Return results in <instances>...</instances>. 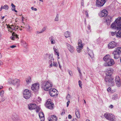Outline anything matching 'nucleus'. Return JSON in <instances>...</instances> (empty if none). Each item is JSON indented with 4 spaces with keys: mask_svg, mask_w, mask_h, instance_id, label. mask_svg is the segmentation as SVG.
I'll list each match as a JSON object with an SVG mask.
<instances>
[{
    "mask_svg": "<svg viewBox=\"0 0 121 121\" xmlns=\"http://www.w3.org/2000/svg\"><path fill=\"white\" fill-rule=\"evenodd\" d=\"M11 82L14 85H16L17 86H18L20 82V80L18 79H15L11 80Z\"/></svg>",
    "mask_w": 121,
    "mask_h": 121,
    "instance_id": "obj_12",
    "label": "nucleus"
},
{
    "mask_svg": "<svg viewBox=\"0 0 121 121\" xmlns=\"http://www.w3.org/2000/svg\"><path fill=\"white\" fill-rule=\"evenodd\" d=\"M68 118L69 119H70L71 118L72 116L70 115H69L68 116Z\"/></svg>",
    "mask_w": 121,
    "mask_h": 121,
    "instance_id": "obj_63",
    "label": "nucleus"
},
{
    "mask_svg": "<svg viewBox=\"0 0 121 121\" xmlns=\"http://www.w3.org/2000/svg\"><path fill=\"white\" fill-rule=\"evenodd\" d=\"M40 120V121H44V117H39Z\"/></svg>",
    "mask_w": 121,
    "mask_h": 121,
    "instance_id": "obj_49",
    "label": "nucleus"
},
{
    "mask_svg": "<svg viewBox=\"0 0 121 121\" xmlns=\"http://www.w3.org/2000/svg\"><path fill=\"white\" fill-rule=\"evenodd\" d=\"M115 82L117 86L120 87L121 85V80L119 77L117 76L115 78Z\"/></svg>",
    "mask_w": 121,
    "mask_h": 121,
    "instance_id": "obj_13",
    "label": "nucleus"
},
{
    "mask_svg": "<svg viewBox=\"0 0 121 121\" xmlns=\"http://www.w3.org/2000/svg\"><path fill=\"white\" fill-rule=\"evenodd\" d=\"M110 59V56L108 55H106L103 58V60L105 62H106Z\"/></svg>",
    "mask_w": 121,
    "mask_h": 121,
    "instance_id": "obj_21",
    "label": "nucleus"
},
{
    "mask_svg": "<svg viewBox=\"0 0 121 121\" xmlns=\"http://www.w3.org/2000/svg\"><path fill=\"white\" fill-rule=\"evenodd\" d=\"M41 85L42 89L47 91L51 89L53 85L52 83L49 80L42 81Z\"/></svg>",
    "mask_w": 121,
    "mask_h": 121,
    "instance_id": "obj_3",
    "label": "nucleus"
},
{
    "mask_svg": "<svg viewBox=\"0 0 121 121\" xmlns=\"http://www.w3.org/2000/svg\"><path fill=\"white\" fill-rule=\"evenodd\" d=\"M70 100H68V101L67 102V107H68L69 105V103H70Z\"/></svg>",
    "mask_w": 121,
    "mask_h": 121,
    "instance_id": "obj_58",
    "label": "nucleus"
},
{
    "mask_svg": "<svg viewBox=\"0 0 121 121\" xmlns=\"http://www.w3.org/2000/svg\"><path fill=\"white\" fill-rule=\"evenodd\" d=\"M45 28H43L42 30H41L40 32L39 33H42L45 30Z\"/></svg>",
    "mask_w": 121,
    "mask_h": 121,
    "instance_id": "obj_47",
    "label": "nucleus"
},
{
    "mask_svg": "<svg viewBox=\"0 0 121 121\" xmlns=\"http://www.w3.org/2000/svg\"><path fill=\"white\" fill-rule=\"evenodd\" d=\"M57 117L55 115L52 116L49 121H57Z\"/></svg>",
    "mask_w": 121,
    "mask_h": 121,
    "instance_id": "obj_17",
    "label": "nucleus"
},
{
    "mask_svg": "<svg viewBox=\"0 0 121 121\" xmlns=\"http://www.w3.org/2000/svg\"><path fill=\"white\" fill-rule=\"evenodd\" d=\"M111 90V88L110 87L108 88L107 89V91L108 92L110 91Z\"/></svg>",
    "mask_w": 121,
    "mask_h": 121,
    "instance_id": "obj_59",
    "label": "nucleus"
},
{
    "mask_svg": "<svg viewBox=\"0 0 121 121\" xmlns=\"http://www.w3.org/2000/svg\"><path fill=\"white\" fill-rule=\"evenodd\" d=\"M30 28V26L29 25H27L26 26V28L27 30H29Z\"/></svg>",
    "mask_w": 121,
    "mask_h": 121,
    "instance_id": "obj_51",
    "label": "nucleus"
},
{
    "mask_svg": "<svg viewBox=\"0 0 121 121\" xmlns=\"http://www.w3.org/2000/svg\"><path fill=\"white\" fill-rule=\"evenodd\" d=\"M31 8L33 10L36 11L37 10V9L36 8H35L33 7H32Z\"/></svg>",
    "mask_w": 121,
    "mask_h": 121,
    "instance_id": "obj_53",
    "label": "nucleus"
},
{
    "mask_svg": "<svg viewBox=\"0 0 121 121\" xmlns=\"http://www.w3.org/2000/svg\"><path fill=\"white\" fill-rule=\"evenodd\" d=\"M87 28L88 30H90V32H91V27L90 25H88L87 27Z\"/></svg>",
    "mask_w": 121,
    "mask_h": 121,
    "instance_id": "obj_46",
    "label": "nucleus"
},
{
    "mask_svg": "<svg viewBox=\"0 0 121 121\" xmlns=\"http://www.w3.org/2000/svg\"><path fill=\"white\" fill-rule=\"evenodd\" d=\"M75 115L78 118H79L80 117V115L78 109L75 110Z\"/></svg>",
    "mask_w": 121,
    "mask_h": 121,
    "instance_id": "obj_23",
    "label": "nucleus"
},
{
    "mask_svg": "<svg viewBox=\"0 0 121 121\" xmlns=\"http://www.w3.org/2000/svg\"><path fill=\"white\" fill-rule=\"evenodd\" d=\"M15 26L12 25L11 26V29L13 30H14Z\"/></svg>",
    "mask_w": 121,
    "mask_h": 121,
    "instance_id": "obj_55",
    "label": "nucleus"
},
{
    "mask_svg": "<svg viewBox=\"0 0 121 121\" xmlns=\"http://www.w3.org/2000/svg\"><path fill=\"white\" fill-rule=\"evenodd\" d=\"M26 81L27 84L29 83L31 81V79L30 77H28L26 80Z\"/></svg>",
    "mask_w": 121,
    "mask_h": 121,
    "instance_id": "obj_29",
    "label": "nucleus"
},
{
    "mask_svg": "<svg viewBox=\"0 0 121 121\" xmlns=\"http://www.w3.org/2000/svg\"><path fill=\"white\" fill-rule=\"evenodd\" d=\"M16 46L15 45H12L10 46V47L12 48H13L16 47Z\"/></svg>",
    "mask_w": 121,
    "mask_h": 121,
    "instance_id": "obj_61",
    "label": "nucleus"
},
{
    "mask_svg": "<svg viewBox=\"0 0 121 121\" xmlns=\"http://www.w3.org/2000/svg\"><path fill=\"white\" fill-rule=\"evenodd\" d=\"M118 98L117 94H115L113 95L112 97V99L113 100H116Z\"/></svg>",
    "mask_w": 121,
    "mask_h": 121,
    "instance_id": "obj_27",
    "label": "nucleus"
},
{
    "mask_svg": "<svg viewBox=\"0 0 121 121\" xmlns=\"http://www.w3.org/2000/svg\"><path fill=\"white\" fill-rule=\"evenodd\" d=\"M70 95L69 94H68L67 95V97H66V99L68 100H70Z\"/></svg>",
    "mask_w": 121,
    "mask_h": 121,
    "instance_id": "obj_38",
    "label": "nucleus"
},
{
    "mask_svg": "<svg viewBox=\"0 0 121 121\" xmlns=\"http://www.w3.org/2000/svg\"><path fill=\"white\" fill-rule=\"evenodd\" d=\"M39 88V83L33 84L31 87V89L34 91H37Z\"/></svg>",
    "mask_w": 121,
    "mask_h": 121,
    "instance_id": "obj_10",
    "label": "nucleus"
},
{
    "mask_svg": "<svg viewBox=\"0 0 121 121\" xmlns=\"http://www.w3.org/2000/svg\"><path fill=\"white\" fill-rule=\"evenodd\" d=\"M66 45L67 48L69 51L71 53H73V52L74 49L73 47L69 44L66 43Z\"/></svg>",
    "mask_w": 121,
    "mask_h": 121,
    "instance_id": "obj_14",
    "label": "nucleus"
},
{
    "mask_svg": "<svg viewBox=\"0 0 121 121\" xmlns=\"http://www.w3.org/2000/svg\"><path fill=\"white\" fill-rule=\"evenodd\" d=\"M46 106L48 108L52 109L53 108L54 104L53 102L51 101V99H48L46 102Z\"/></svg>",
    "mask_w": 121,
    "mask_h": 121,
    "instance_id": "obj_7",
    "label": "nucleus"
},
{
    "mask_svg": "<svg viewBox=\"0 0 121 121\" xmlns=\"http://www.w3.org/2000/svg\"><path fill=\"white\" fill-rule=\"evenodd\" d=\"M111 33L112 35V36H114L116 34H117L116 32L115 31V32H111Z\"/></svg>",
    "mask_w": 121,
    "mask_h": 121,
    "instance_id": "obj_50",
    "label": "nucleus"
},
{
    "mask_svg": "<svg viewBox=\"0 0 121 121\" xmlns=\"http://www.w3.org/2000/svg\"><path fill=\"white\" fill-rule=\"evenodd\" d=\"M121 54V47H118L112 53L114 56V58L116 59H118L120 57Z\"/></svg>",
    "mask_w": 121,
    "mask_h": 121,
    "instance_id": "obj_4",
    "label": "nucleus"
},
{
    "mask_svg": "<svg viewBox=\"0 0 121 121\" xmlns=\"http://www.w3.org/2000/svg\"><path fill=\"white\" fill-rule=\"evenodd\" d=\"M113 70L112 68L107 69L106 72V76L105 77V81L106 82H108L109 84L112 86L114 85V82L113 80V78L111 77V76L113 73Z\"/></svg>",
    "mask_w": 121,
    "mask_h": 121,
    "instance_id": "obj_2",
    "label": "nucleus"
},
{
    "mask_svg": "<svg viewBox=\"0 0 121 121\" xmlns=\"http://www.w3.org/2000/svg\"><path fill=\"white\" fill-rule=\"evenodd\" d=\"M39 117H44L43 113V112H40L39 113Z\"/></svg>",
    "mask_w": 121,
    "mask_h": 121,
    "instance_id": "obj_31",
    "label": "nucleus"
},
{
    "mask_svg": "<svg viewBox=\"0 0 121 121\" xmlns=\"http://www.w3.org/2000/svg\"><path fill=\"white\" fill-rule=\"evenodd\" d=\"M88 54L91 58H92L94 56V53L93 51L91 50H90L88 52Z\"/></svg>",
    "mask_w": 121,
    "mask_h": 121,
    "instance_id": "obj_22",
    "label": "nucleus"
},
{
    "mask_svg": "<svg viewBox=\"0 0 121 121\" xmlns=\"http://www.w3.org/2000/svg\"><path fill=\"white\" fill-rule=\"evenodd\" d=\"M59 15L57 14L56 15V17L55 19V21H59Z\"/></svg>",
    "mask_w": 121,
    "mask_h": 121,
    "instance_id": "obj_33",
    "label": "nucleus"
},
{
    "mask_svg": "<svg viewBox=\"0 0 121 121\" xmlns=\"http://www.w3.org/2000/svg\"><path fill=\"white\" fill-rule=\"evenodd\" d=\"M70 33L68 31L65 32V35L66 38H68L70 36Z\"/></svg>",
    "mask_w": 121,
    "mask_h": 121,
    "instance_id": "obj_24",
    "label": "nucleus"
},
{
    "mask_svg": "<svg viewBox=\"0 0 121 121\" xmlns=\"http://www.w3.org/2000/svg\"><path fill=\"white\" fill-rule=\"evenodd\" d=\"M37 105L35 104H31L30 105H28V107L30 110L35 109L37 107Z\"/></svg>",
    "mask_w": 121,
    "mask_h": 121,
    "instance_id": "obj_16",
    "label": "nucleus"
},
{
    "mask_svg": "<svg viewBox=\"0 0 121 121\" xmlns=\"http://www.w3.org/2000/svg\"><path fill=\"white\" fill-rule=\"evenodd\" d=\"M12 119L14 121H15L18 119V117L17 116H15L12 117Z\"/></svg>",
    "mask_w": 121,
    "mask_h": 121,
    "instance_id": "obj_30",
    "label": "nucleus"
},
{
    "mask_svg": "<svg viewBox=\"0 0 121 121\" xmlns=\"http://www.w3.org/2000/svg\"><path fill=\"white\" fill-rule=\"evenodd\" d=\"M81 5L83 6V0H82L81 2Z\"/></svg>",
    "mask_w": 121,
    "mask_h": 121,
    "instance_id": "obj_60",
    "label": "nucleus"
},
{
    "mask_svg": "<svg viewBox=\"0 0 121 121\" xmlns=\"http://www.w3.org/2000/svg\"><path fill=\"white\" fill-rule=\"evenodd\" d=\"M53 49L54 51V52H57L56 51L57 50L55 48V46H54L53 47Z\"/></svg>",
    "mask_w": 121,
    "mask_h": 121,
    "instance_id": "obj_56",
    "label": "nucleus"
},
{
    "mask_svg": "<svg viewBox=\"0 0 121 121\" xmlns=\"http://www.w3.org/2000/svg\"><path fill=\"white\" fill-rule=\"evenodd\" d=\"M49 60H53V61L54 60L53 56L51 55H50L49 56Z\"/></svg>",
    "mask_w": 121,
    "mask_h": 121,
    "instance_id": "obj_32",
    "label": "nucleus"
},
{
    "mask_svg": "<svg viewBox=\"0 0 121 121\" xmlns=\"http://www.w3.org/2000/svg\"><path fill=\"white\" fill-rule=\"evenodd\" d=\"M53 65L56 67H57L58 66V65L56 62H55L54 61H53Z\"/></svg>",
    "mask_w": 121,
    "mask_h": 121,
    "instance_id": "obj_37",
    "label": "nucleus"
},
{
    "mask_svg": "<svg viewBox=\"0 0 121 121\" xmlns=\"http://www.w3.org/2000/svg\"><path fill=\"white\" fill-rule=\"evenodd\" d=\"M85 14L86 16V17H89V15L88 14V12L86 11H85Z\"/></svg>",
    "mask_w": 121,
    "mask_h": 121,
    "instance_id": "obj_54",
    "label": "nucleus"
},
{
    "mask_svg": "<svg viewBox=\"0 0 121 121\" xmlns=\"http://www.w3.org/2000/svg\"><path fill=\"white\" fill-rule=\"evenodd\" d=\"M78 84L79 86L81 88H82V82L81 81L79 80L78 81Z\"/></svg>",
    "mask_w": 121,
    "mask_h": 121,
    "instance_id": "obj_42",
    "label": "nucleus"
},
{
    "mask_svg": "<svg viewBox=\"0 0 121 121\" xmlns=\"http://www.w3.org/2000/svg\"><path fill=\"white\" fill-rule=\"evenodd\" d=\"M35 111H36V112H38L40 110V108L39 107H37H37L35 108Z\"/></svg>",
    "mask_w": 121,
    "mask_h": 121,
    "instance_id": "obj_40",
    "label": "nucleus"
},
{
    "mask_svg": "<svg viewBox=\"0 0 121 121\" xmlns=\"http://www.w3.org/2000/svg\"><path fill=\"white\" fill-rule=\"evenodd\" d=\"M52 61H53V60H49L48 61V63L50 64V66L51 67H52L53 66Z\"/></svg>",
    "mask_w": 121,
    "mask_h": 121,
    "instance_id": "obj_34",
    "label": "nucleus"
},
{
    "mask_svg": "<svg viewBox=\"0 0 121 121\" xmlns=\"http://www.w3.org/2000/svg\"><path fill=\"white\" fill-rule=\"evenodd\" d=\"M114 63L115 62L114 60L113 59L110 58L104 62V65L106 66H111L114 65Z\"/></svg>",
    "mask_w": 121,
    "mask_h": 121,
    "instance_id": "obj_8",
    "label": "nucleus"
},
{
    "mask_svg": "<svg viewBox=\"0 0 121 121\" xmlns=\"http://www.w3.org/2000/svg\"><path fill=\"white\" fill-rule=\"evenodd\" d=\"M96 42L97 44H99L101 41L100 39L99 38L96 40Z\"/></svg>",
    "mask_w": 121,
    "mask_h": 121,
    "instance_id": "obj_41",
    "label": "nucleus"
},
{
    "mask_svg": "<svg viewBox=\"0 0 121 121\" xmlns=\"http://www.w3.org/2000/svg\"><path fill=\"white\" fill-rule=\"evenodd\" d=\"M12 36L10 37V38L13 40H14L15 38H18V35L14 32L12 34Z\"/></svg>",
    "mask_w": 121,
    "mask_h": 121,
    "instance_id": "obj_18",
    "label": "nucleus"
},
{
    "mask_svg": "<svg viewBox=\"0 0 121 121\" xmlns=\"http://www.w3.org/2000/svg\"><path fill=\"white\" fill-rule=\"evenodd\" d=\"M55 54L56 55H57V56H58V59H59L60 58L59 57V53L58 52H55Z\"/></svg>",
    "mask_w": 121,
    "mask_h": 121,
    "instance_id": "obj_44",
    "label": "nucleus"
},
{
    "mask_svg": "<svg viewBox=\"0 0 121 121\" xmlns=\"http://www.w3.org/2000/svg\"><path fill=\"white\" fill-rule=\"evenodd\" d=\"M104 116L107 119L111 121H116L114 115L112 114L105 113Z\"/></svg>",
    "mask_w": 121,
    "mask_h": 121,
    "instance_id": "obj_5",
    "label": "nucleus"
},
{
    "mask_svg": "<svg viewBox=\"0 0 121 121\" xmlns=\"http://www.w3.org/2000/svg\"><path fill=\"white\" fill-rule=\"evenodd\" d=\"M49 93L50 96H56L58 94V92L55 93L53 92H51V91H49Z\"/></svg>",
    "mask_w": 121,
    "mask_h": 121,
    "instance_id": "obj_19",
    "label": "nucleus"
},
{
    "mask_svg": "<svg viewBox=\"0 0 121 121\" xmlns=\"http://www.w3.org/2000/svg\"><path fill=\"white\" fill-rule=\"evenodd\" d=\"M11 6L12 7V10L14 11L15 12L17 13V11L15 10V6L12 3L11 4Z\"/></svg>",
    "mask_w": 121,
    "mask_h": 121,
    "instance_id": "obj_26",
    "label": "nucleus"
},
{
    "mask_svg": "<svg viewBox=\"0 0 121 121\" xmlns=\"http://www.w3.org/2000/svg\"><path fill=\"white\" fill-rule=\"evenodd\" d=\"M107 11L105 9L102 10L101 12L100 15L102 17H104L106 16L108 14Z\"/></svg>",
    "mask_w": 121,
    "mask_h": 121,
    "instance_id": "obj_15",
    "label": "nucleus"
},
{
    "mask_svg": "<svg viewBox=\"0 0 121 121\" xmlns=\"http://www.w3.org/2000/svg\"><path fill=\"white\" fill-rule=\"evenodd\" d=\"M111 27L113 29L119 30L117 33L116 36L117 37L121 38V17L115 20L114 22L111 25Z\"/></svg>",
    "mask_w": 121,
    "mask_h": 121,
    "instance_id": "obj_1",
    "label": "nucleus"
},
{
    "mask_svg": "<svg viewBox=\"0 0 121 121\" xmlns=\"http://www.w3.org/2000/svg\"><path fill=\"white\" fill-rule=\"evenodd\" d=\"M31 95V93L30 91L27 89L25 90L23 92L24 97L26 99L29 98Z\"/></svg>",
    "mask_w": 121,
    "mask_h": 121,
    "instance_id": "obj_6",
    "label": "nucleus"
},
{
    "mask_svg": "<svg viewBox=\"0 0 121 121\" xmlns=\"http://www.w3.org/2000/svg\"><path fill=\"white\" fill-rule=\"evenodd\" d=\"M107 0H97L96 5L98 7L103 6L106 2Z\"/></svg>",
    "mask_w": 121,
    "mask_h": 121,
    "instance_id": "obj_9",
    "label": "nucleus"
},
{
    "mask_svg": "<svg viewBox=\"0 0 121 121\" xmlns=\"http://www.w3.org/2000/svg\"><path fill=\"white\" fill-rule=\"evenodd\" d=\"M18 27H17L16 26H15L14 30H17L18 29Z\"/></svg>",
    "mask_w": 121,
    "mask_h": 121,
    "instance_id": "obj_64",
    "label": "nucleus"
},
{
    "mask_svg": "<svg viewBox=\"0 0 121 121\" xmlns=\"http://www.w3.org/2000/svg\"><path fill=\"white\" fill-rule=\"evenodd\" d=\"M112 21V20H106V21L107 23V24L108 25H110V22Z\"/></svg>",
    "mask_w": 121,
    "mask_h": 121,
    "instance_id": "obj_36",
    "label": "nucleus"
},
{
    "mask_svg": "<svg viewBox=\"0 0 121 121\" xmlns=\"http://www.w3.org/2000/svg\"><path fill=\"white\" fill-rule=\"evenodd\" d=\"M83 48V47H82V46H78L77 48V50L78 52L80 53L81 52V50Z\"/></svg>",
    "mask_w": 121,
    "mask_h": 121,
    "instance_id": "obj_25",
    "label": "nucleus"
},
{
    "mask_svg": "<svg viewBox=\"0 0 121 121\" xmlns=\"http://www.w3.org/2000/svg\"><path fill=\"white\" fill-rule=\"evenodd\" d=\"M77 69L79 73L80 74H81V70H80V68H79L78 67H77Z\"/></svg>",
    "mask_w": 121,
    "mask_h": 121,
    "instance_id": "obj_57",
    "label": "nucleus"
},
{
    "mask_svg": "<svg viewBox=\"0 0 121 121\" xmlns=\"http://www.w3.org/2000/svg\"><path fill=\"white\" fill-rule=\"evenodd\" d=\"M49 90V91H51V92H53L56 93L57 92V91L56 89H54L52 90L50 89Z\"/></svg>",
    "mask_w": 121,
    "mask_h": 121,
    "instance_id": "obj_39",
    "label": "nucleus"
},
{
    "mask_svg": "<svg viewBox=\"0 0 121 121\" xmlns=\"http://www.w3.org/2000/svg\"><path fill=\"white\" fill-rule=\"evenodd\" d=\"M4 7L5 9H9V7L6 4L4 5Z\"/></svg>",
    "mask_w": 121,
    "mask_h": 121,
    "instance_id": "obj_48",
    "label": "nucleus"
},
{
    "mask_svg": "<svg viewBox=\"0 0 121 121\" xmlns=\"http://www.w3.org/2000/svg\"><path fill=\"white\" fill-rule=\"evenodd\" d=\"M4 93V91H2L0 92V95L2 97L3 96V94Z\"/></svg>",
    "mask_w": 121,
    "mask_h": 121,
    "instance_id": "obj_45",
    "label": "nucleus"
},
{
    "mask_svg": "<svg viewBox=\"0 0 121 121\" xmlns=\"http://www.w3.org/2000/svg\"><path fill=\"white\" fill-rule=\"evenodd\" d=\"M65 111L64 110H63V111L61 113V115H63L64 114H65Z\"/></svg>",
    "mask_w": 121,
    "mask_h": 121,
    "instance_id": "obj_52",
    "label": "nucleus"
},
{
    "mask_svg": "<svg viewBox=\"0 0 121 121\" xmlns=\"http://www.w3.org/2000/svg\"><path fill=\"white\" fill-rule=\"evenodd\" d=\"M49 40H50L51 43L52 44H54L55 43V41L54 40V37L52 36H51L49 38Z\"/></svg>",
    "mask_w": 121,
    "mask_h": 121,
    "instance_id": "obj_20",
    "label": "nucleus"
},
{
    "mask_svg": "<svg viewBox=\"0 0 121 121\" xmlns=\"http://www.w3.org/2000/svg\"><path fill=\"white\" fill-rule=\"evenodd\" d=\"M78 46L83 47V44H82V40L80 39L78 40Z\"/></svg>",
    "mask_w": 121,
    "mask_h": 121,
    "instance_id": "obj_28",
    "label": "nucleus"
},
{
    "mask_svg": "<svg viewBox=\"0 0 121 121\" xmlns=\"http://www.w3.org/2000/svg\"><path fill=\"white\" fill-rule=\"evenodd\" d=\"M5 9V8H4V6H1V8L0 11H1V10L2 9Z\"/></svg>",
    "mask_w": 121,
    "mask_h": 121,
    "instance_id": "obj_62",
    "label": "nucleus"
},
{
    "mask_svg": "<svg viewBox=\"0 0 121 121\" xmlns=\"http://www.w3.org/2000/svg\"><path fill=\"white\" fill-rule=\"evenodd\" d=\"M112 17H111V16H108L107 17V18H106V20H112Z\"/></svg>",
    "mask_w": 121,
    "mask_h": 121,
    "instance_id": "obj_35",
    "label": "nucleus"
},
{
    "mask_svg": "<svg viewBox=\"0 0 121 121\" xmlns=\"http://www.w3.org/2000/svg\"><path fill=\"white\" fill-rule=\"evenodd\" d=\"M117 43L114 41H112L108 44V48L110 49L113 48L117 46Z\"/></svg>",
    "mask_w": 121,
    "mask_h": 121,
    "instance_id": "obj_11",
    "label": "nucleus"
},
{
    "mask_svg": "<svg viewBox=\"0 0 121 121\" xmlns=\"http://www.w3.org/2000/svg\"><path fill=\"white\" fill-rule=\"evenodd\" d=\"M68 72H69V74L71 75L72 76L73 75V74L72 72L69 70H68Z\"/></svg>",
    "mask_w": 121,
    "mask_h": 121,
    "instance_id": "obj_43",
    "label": "nucleus"
}]
</instances>
